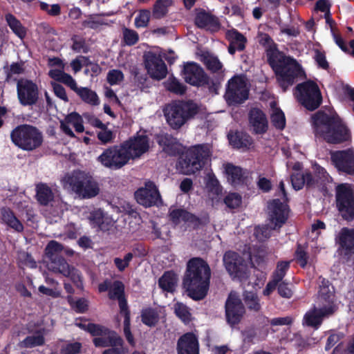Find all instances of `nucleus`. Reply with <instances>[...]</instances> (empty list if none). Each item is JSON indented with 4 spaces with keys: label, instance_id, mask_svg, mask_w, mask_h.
<instances>
[{
    "label": "nucleus",
    "instance_id": "obj_1",
    "mask_svg": "<svg viewBox=\"0 0 354 354\" xmlns=\"http://www.w3.org/2000/svg\"><path fill=\"white\" fill-rule=\"evenodd\" d=\"M312 120L315 136L327 142L336 144L348 140V131L336 113L330 110L318 111Z\"/></svg>",
    "mask_w": 354,
    "mask_h": 354
},
{
    "label": "nucleus",
    "instance_id": "obj_2",
    "mask_svg": "<svg viewBox=\"0 0 354 354\" xmlns=\"http://www.w3.org/2000/svg\"><path fill=\"white\" fill-rule=\"evenodd\" d=\"M210 276V268L205 261L200 258L191 259L183 280L188 296L194 300L203 299L209 290Z\"/></svg>",
    "mask_w": 354,
    "mask_h": 354
},
{
    "label": "nucleus",
    "instance_id": "obj_3",
    "mask_svg": "<svg viewBox=\"0 0 354 354\" xmlns=\"http://www.w3.org/2000/svg\"><path fill=\"white\" fill-rule=\"evenodd\" d=\"M269 62L274 71L280 86L285 91L294 82L295 78L301 77L304 72L295 59L286 57L278 50L268 52Z\"/></svg>",
    "mask_w": 354,
    "mask_h": 354
},
{
    "label": "nucleus",
    "instance_id": "obj_4",
    "mask_svg": "<svg viewBox=\"0 0 354 354\" xmlns=\"http://www.w3.org/2000/svg\"><path fill=\"white\" fill-rule=\"evenodd\" d=\"M279 189L281 193L283 201L279 199H274L269 203L268 214L270 223L268 225L257 227L255 229L256 237L261 241L270 237L271 231L281 226L286 222L288 217V206L285 203L286 201V194L284 188L283 182H280Z\"/></svg>",
    "mask_w": 354,
    "mask_h": 354
},
{
    "label": "nucleus",
    "instance_id": "obj_5",
    "mask_svg": "<svg viewBox=\"0 0 354 354\" xmlns=\"http://www.w3.org/2000/svg\"><path fill=\"white\" fill-rule=\"evenodd\" d=\"M212 155L209 145H197L189 147L183 154L177 164L176 169L179 173L190 175L199 171Z\"/></svg>",
    "mask_w": 354,
    "mask_h": 354
},
{
    "label": "nucleus",
    "instance_id": "obj_6",
    "mask_svg": "<svg viewBox=\"0 0 354 354\" xmlns=\"http://www.w3.org/2000/svg\"><path fill=\"white\" fill-rule=\"evenodd\" d=\"M199 111L198 104L192 101L174 102L163 109L167 122L174 129L180 128Z\"/></svg>",
    "mask_w": 354,
    "mask_h": 354
},
{
    "label": "nucleus",
    "instance_id": "obj_7",
    "mask_svg": "<svg viewBox=\"0 0 354 354\" xmlns=\"http://www.w3.org/2000/svg\"><path fill=\"white\" fill-rule=\"evenodd\" d=\"M66 188L71 189L82 198H91L99 194L100 189L91 176L84 171H74L62 179Z\"/></svg>",
    "mask_w": 354,
    "mask_h": 354
},
{
    "label": "nucleus",
    "instance_id": "obj_8",
    "mask_svg": "<svg viewBox=\"0 0 354 354\" xmlns=\"http://www.w3.org/2000/svg\"><path fill=\"white\" fill-rule=\"evenodd\" d=\"M11 139L15 145L26 151L38 148L43 142L41 133L36 127L28 124L15 128L11 133Z\"/></svg>",
    "mask_w": 354,
    "mask_h": 354
},
{
    "label": "nucleus",
    "instance_id": "obj_9",
    "mask_svg": "<svg viewBox=\"0 0 354 354\" xmlns=\"http://www.w3.org/2000/svg\"><path fill=\"white\" fill-rule=\"evenodd\" d=\"M336 207L342 216L347 220L354 219V187L342 183L335 187Z\"/></svg>",
    "mask_w": 354,
    "mask_h": 354
},
{
    "label": "nucleus",
    "instance_id": "obj_10",
    "mask_svg": "<svg viewBox=\"0 0 354 354\" xmlns=\"http://www.w3.org/2000/svg\"><path fill=\"white\" fill-rule=\"evenodd\" d=\"M97 160L103 167L114 170L122 168L130 160L129 153L123 144L106 149Z\"/></svg>",
    "mask_w": 354,
    "mask_h": 354
},
{
    "label": "nucleus",
    "instance_id": "obj_11",
    "mask_svg": "<svg viewBox=\"0 0 354 354\" xmlns=\"http://www.w3.org/2000/svg\"><path fill=\"white\" fill-rule=\"evenodd\" d=\"M297 97L299 102L307 109L313 111L322 103V97L316 83L307 81L297 86Z\"/></svg>",
    "mask_w": 354,
    "mask_h": 354
},
{
    "label": "nucleus",
    "instance_id": "obj_12",
    "mask_svg": "<svg viewBox=\"0 0 354 354\" xmlns=\"http://www.w3.org/2000/svg\"><path fill=\"white\" fill-rule=\"evenodd\" d=\"M79 326L86 329L93 336V343L97 347L118 346L122 344V339L114 331L110 330L102 326L89 324L87 326L79 324Z\"/></svg>",
    "mask_w": 354,
    "mask_h": 354
},
{
    "label": "nucleus",
    "instance_id": "obj_13",
    "mask_svg": "<svg viewBox=\"0 0 354 354\" xmlns=\"http://www.w3.org/2000/svg\"><path fill=\"white\" fill-rule=\"evenodd\" d=\"M124 285L120 281H115L111 287L109 296L111 299H117L119 301L120 315L124 317V333L129 342L133 346L135 344L133 337L130 331V317L127 310V305L123 297Z\"/></svg>",
    "mask_w": 354,
    "mask_h": 354
},
{
    "label": "nucleus",
    "instance_id": "obj_14",
    "mask_svg": "<svg viewBox=\"0 0 354 354\" xmlns=\"http://www.w3.org/2000/svg\"><path fill=\"white\" fill-rule=\"evenodd\" d=\"M248 97V87L244 77L234 76L228 81L225 98L229 104H241Z\"/></svg>",
    "mask_w": 354,
    "mask_h": 354
},
{
    "label": "nucleus",
    "instance_id": "obj_15",
    "mask_svg": "<svg viewBox=\"0 0 354 354\" xmlns=\"http://www.w3.org/2000/svg\"><path fill=\"white\" fill-rule=\"evenodd\" d=\"M64 250V246L56 241H50L45 248V254L50 261L49 270L56 273L66 274L68 273V263L60 255Z\"/></svg>",
    "mask_w": 354,
    "mask_h": 354
},
{
    "label": "nucleus",
    "instance_id": "obj_16",
    "mask_svg": "<svg viewBox=\"0 0 354 354\" xmlns=\"http://www.w3.org/2000/svg\"><path fill=\"white\" fill-rule=\"evenodd\" d=\"M226 270L233 279H241L248 272V263L243 257L232 251L226 252L223 256Z\"/></svg>",
    "mask_w": 354,
    "mask_h": 354
},
{
    "label": "nucleus",
    "instance_id": "obj_17",
    "mask_svg": "<svg viewBox=\"0 0 354 354\" xmlns=\"http://www.w3.org/2000/svg\"><path fill=\"white\" fill-rule=\"evenodd\" d=\"M17 97L24 106L35 104L39 99V88L36 83L27 79H21L17 84Z\"/></svg>",
    "mask_w": 354,
    "mask_h": 354
},
{
    "label": "nucleus",
    "instance_id": "obj_18",
    "mask_svg": "<svg viewBox=\"0 0 354 354\" xmlns=\"http://www.w3.org/2000/svg\"><path fill=\"white\" fill-rule=\"evenodd\" d=\"M330 160L338 171L354 175V151L353 149L333 151L330 153Z\"/></svg>",
    "mask_w": 354,
    "mask_h": 354
},
{
    "label": "nucleus",
    "instance_id": "obj_19",
    "mask_svg": "<svg viewBox=\"0 0 354 354\" xmlns=\"http://www.w3.org/2000/svg\"><path fill=\"white\" fill-rule=\"evenodd\" d=\"M135 198L139 204L146 207L158 205L161 201L156 186L151 181L145 182V186L135 192Z\"/></svg>",
    "mask_w": 354,
    "mask_h": 354
},
{
    "label": "nucleus",
    "instance_id": "obj_20",
    "mask_svg": "<svg viewBox=\"0 0 354 354\" xmlns=\"http://www.w3.org/2000/svg\"><path fill=\"white\" fill-rule=\"evenodd\" d=\"M245 313L244 306L235 293H230L225 302V316L227 323L234 326L240 322Z\"/></svg>",
    "mask_w": 354,
    "mask_h": 354
},
{
    "label": "nucleus",
    "instance_id": "obj_21",
    "mask_svg": "<svg viewBox=\"0 0 354 354\" xmlns=\"http://www.w3.org/2000/svg\"><path fill=\"white\" fill-rule=\"evenodd\" d=\"M145 67L149 75L156 80L165 77L167 70V66L159 55L149 53L145 55Z\"/></svg>",
    "mask_w": 354,
    "mask_h": 354
},
{
    "label": "nucleus",
    "instance_id": "obj_22",
    "mask_svg": "<svg viewBox=\"0 0 354 354\" xmlns=\"http://www.w3.org/2000/svg\"><path fill=\"white\" fill-rule=\"evenodd\" d=\"M335 312V306L313 308L308 310L304 316L303 324L318 328L324 318Z\"/></svg>",
    "mask_w": 354,
    "mask_h": 354
},
{
    "label": "nucleus",
    "instance_id": "obj_23",
    "mask_svg": "<svg viewBox=\"0 0 354 354\" xmlns=\"http://www.w3.org/2000/svg\"><path fill=\"white\" fill-rule=\"evenodd\" d=\"M129 153V159H135L140 157L149 149V142L147 136L140 135L135 136L122 143Z\"/></svg>",
    "mask_w": 354,
    "mask_h": 354
},
{
    "label": "nucleus",
    "instance_id": "obj_24",
    "mask_svg": "<svg viewBox=\"0 0 354 354\" xmlns=\"http://www.w3.org/2000/svg\"><path fill=\"white\" fill-rule=\"evenodd\" d=\"M198 342L196 335L187 333L181 336L177 344L178 354H198Z\"/></svg>",
    "mask_w": 354,
    "mask_h": 354
},
{
    "label": "nucleus",
    "instance_id": "obj_25",
    "mask_svg": "<svg viewBox=\"0 0 354 354\" xmlns=\"http://www.w3.org/2000/svg\"><path fill=\"white\" fill-rule=\"evenodd\" d=\"M183 76L186 82L199 86L204 81V71L195 63H187L184 66Z\"/></svg>",
    "mask_w": 354,
    "mask_h": 354
},
{
    "label": "nucleus",
    "instance_id": "obj_26",
    "mask_svg": "<svg viewBox=\"0 0 354 354\" xmlns=\"http://www.w3.org/2000/svg\"><path fill=\"white\" fill-rule=\"evenodd\" d=\"M71 126H73L77 132L82 133L84 131L82 118L76 112L68 115L65 120L61 122L62 131L68 136L73 138L75 135L71 129Z\"/></svg>",
    "mask_w": 354,
    "mask_h": 354
},
{
    "label": "nucleus",
    "instance_id": "obj_27",
    "mask_svg": "<svg viewBox=\"0 0 354 354\" xmlns=\"http://www.w3.org/2000/svg\"><path fill=\"white\" fill-rule=\"evenodd\" d=\"M250 124L257 133H263L268 129V120L259 109H252L250 112Z\"/></svg>",
    "mask_w": 354,
    "mask_h": 354
},
{
    "label": "nucleus",
    "instance_id": "obj_28",
    "mask_svg": "<svg viewBox=\"0 0 354 354\" xmlns=\"http://www.w3.org/2000/svg\"><path fill=\"white\" fill-rule=\"evenodd\" d=\"M223 167L227 180L230 184L236 185L243 183L245 172L241 167L231 163L224 164Z\"/></svg>",
    "mask_w": 354,
    "mask_h": 354
},
{
    "label": "nucleus",
    "instance_id": "obj_29",
    "mask_svg": "<svg viewBox=\"0 0 354 354\" xmlns=\"http://www.w3.org/2000/svg\"><path fill=\"white\" fill-rule=\"evenodd\" d=\"M227 37L230 41L228 52L234 55L236 50H243L246 43L245 37L238 31L232 30L227 32Z\"/></svg>",
    "mask_w": 354,
    "mask_h": 354
},
{
    "label": "nucleus",
    "instance_id": "obj_30",
    "mask_svg": "<svg viewBox=\"0 0 354 354\" xmlns=\"http://www.w3.org/2000/svg\"><path fill=\"white\" fill-rule=\"evenodd\" d=\"M73 90L85 103L91 106H97L100 104V100L96 93L86 87H77L76 82L75 86L71 88Z\"/></svg>",
    "mask_w": 354,
    "mask_h": 354
},
{
    "label": "nucleus",
    "instance_id": "obj_31",
    "mask_svg": "<svg viewBox=\"0 0 354 354\" xmlns=\"http://www.w3.org/2000/svg\"><path fill=\"white\" fill-rule=\"evenodd\" d=\"M339 243L346 254L354 253V230L342 229L339 235Z\"/></svg>",
    "mask_w": 354,
    "mask_h": 354
},
{
    "label": "nucleus",
    "instance_id": "obj_32",
    "mask_svg": "<svg viewBox=\"0 0 354 354\" xmlns=\"http://www.w3.org/2000/svg\"><path fill=\"white\" fill-rule=\"evenodd\" d=\"M228 140L230 145L237 149H247L252 145L250 136L243 133H230Z\"/></svg>",
    "mask_w": 354,
    "mask_h": 354
},
{
    "label": "nucleus",
    "instance_id": "obj_33",
    "mask_svg": "<svg viewBox=\"0 0 354 354\" xmlns=\"http://www.w3.org/2000/svg\"><path fill=\"white\" fill-rule=\"evenodd\" d=\"M328 281L323 279L319 286L318 299L324 306L328 307L333 305V294Z\"/></svg>",
    "mask_w": 354,
    "mask_h": 354
},
{
    "label": "nucleus",
    "instance_id": "obj_34",
    "mask_svg": "<svg viewBox=\"0 0 354 354\" xmlns=\"http://www.w3.org/2000/svg\"><path fill=\"white\" fill-rule=\"evenodd\" d=\"M36 191L37 201L41 205H48L55 198V193L46 184L41 183L37 185Z\"/></svg>",
    "mask_w": 354,
    "mask_h": 354
},
{
    "label": "nucleus",
    "instance_id": "obj_35",
    "mask_svg": "<svg viewBox=\"0 0 354 354\" xmlns=\"http://www.w3.org/2000/svg\"><path fill=\"white\" fill-rule=\"evenodd\" d=\"M1 219L3 223L17 232H21L24 230L22 223L9 208L1 209Z\"/></svg>",
    "mask_w": 354,
    "mask_h": 354
},
{
    "label": "nucleus",
    "instance_id": "obj_36",
    "mask_svg": "<svg viewBox=\"0 0 354 354\" xmlns=\"http://www.w3.org/2000/svg\"><path fill=\"white\" fill-rule=\"evenodd\" d=\"M178 282L177 275L171 272H165L159 279V286L167 292H173Z\"/></svg>",
    "mask_w": 354,
    "mask_h": 354
},
{
    "label": "nucleus",
    "instance_id": "obj_37",
    "mask_svg": "<svg viewBox=\"0 0 354 354\" xmlns=\"http://www.w3.org/2000/svg\"><path fill=\"white\" fill-rule=\"evenodd\" d=\"M270 105L271 108L270 118L272 123L276 128L283 129L286 125L284 113L277 106L275 102H270Z\"/></svg>",
    "mask_w": 354,
    "mask_h": 354
},
{
    "label": "nucleus",
    "instance_id": "obj_38",
    "mask_svg": "<svg viewBox=\"0 0 354 354\" xmlns=\"http://www.w3.org/2000/svg\"><path fill=\"white\" fill-rule=\"evenodd\" d=\"M291 182L293 188L296 190L301 189L305 183L307 186H313L315 184V180L309 173H306L305 174H301L299 173L292 174L291 176Z\"/></svg>",
    "mask_w": 354,
    "mask_h": 354
},
{
    "label": "nucleus",
    "instance_id": "obj_39",
    "mask_svg": "<svg viewBox=\"0 0 354 354\" xmlns=\"http://www.w3.org/2000/svg\"><path fill=\"white\" fill-rule=\"evenodd\" d=\"M64 68H58L51 69L48 72L49 76L59 82H61L70 88L75 86V80L68 74L64 72Z\"/></svg>",
    "mask_w": 354,
    "mask_h": 354
},
{
    "label": "nucleus",
    "instance_id": "obj_40",
    "mask_svg": "<svg viewBox=\"0 0 354 354\" xmlns=\"http://www.w3.org/2000/svg\"><path fill=\"white\" fill-rule=\"evenodd\" d=\"M6 20L10 28L17 37L20 39L25 37L26 35V30L14 15L7 14L6 15Z\"/></svg>",
    "mask_w": 354,
    "mask_h": 354
},
{
    "label": "nucleus",
    "instance_id": "obj_41",
    "mask_svg": "<svg viewBox=\"0 0 354 354\" xmlns=\"http://www.w3.org/2000/svg\"><path fill=\"white\" fill-rule=\"evenodd\" d=\"M169 216L172 222L176 225L180 224L182 222L192 223L196 221V217L193 214L183 209H174L171 211Z\"/></svg>",
    "mask_w": 354,
    "mask_h": 354
},
{
    "label": "nucleus",
    "instance_id": "obj_42",
    "mask_svg": "<svg viewBox=\"0 0 354 354\" xmlns=\"http://www.w3.org/2000/svg\"><path fill=\"white\" fill-rule=\"evenodd\" d=\"M171 5V0H157L153 7V17L156 19L164 17L167 14L168 8Z\"/></svg>",
    "mask_w": 354,
    "mask_h": 354
},
{
    "label": "nucleus",
    "instance_id": "obj_43",
    "mask_svg": "<svg viewBox=\"0 0 354 354\" xmlns=\"http://www.w3.org/2000/svg\"><path fill=\"white\" fill-rule=\"evenodd\" d=\"M158 142L167 153H173L177 150V143L175 139L167 134L158 136Z\"/></svg>",
    "mask_w": 354,
    "mask_h": 354
},
{
    "label": "nucleus",
    "instance_id": "obj_44",
    "mask_svg": "<svg viewBox=\"0 0 354 354\" xmlns=\"http://www.w3.org/2000/svg\"><path fill=\"white\" fill-rule=\"evenodd\" d=\"M174 312L183 322L188 323L192 319L189 309L183 303L177 302L174 306Z\"/></svg>",
    "mask_w": 354,
    "mask_h": 354
},
{
    "label": "nucleus",
    "instance_id": "obj_45",
    "mask_svg": "<svg viewBox=\"0 0 354 354\" xmlns=\"http://www.w3.org/2000/svg\"><path fill=\"white\" fill-rule=\"evenodd\" d=\"M244 300L250 310L258 311L261 308V304L257 295L253 292H245Z\"/></svg>",
    "mask_w": 354,
    "mask_h": 354
},
{
    "label": "nucleus",
    "instance_id": "obj_46",
    "mask_svg": "<svg viewBox=\"0 0 354 354\" xmlns=\"http://www.w3.org/2000/svg\"><path fill=\"white\" fill-rule=\"evenodd\" d=\"M151 12L148 10H140L135 18L134 24L137 28L147 27L149 23Z\"/></svg>",
    "mask_w": 354,
    "mask_h": 354
},
{
    "label": "nucleus",
    "instance_id": "obj_47",
    "mask_svg": "<svg viewBox=\"0 0 354 354\" xmlns=\"http://www.w3.org/2000/svg\"><path fill=\"white\" fill-rule=\"evenodd\" d=\"M139 39L138 32L133 30L124 28L122 29V41L127 46L135 45Z\"/></svg>",
    "mask_w": 354,
    "mask_h": 354
},
{
    "label": "nucleus",
    "instance_id": "obj_48",
    "mask_svg": "<svg viewBox=\"0 0 354 354\" xmlns=\"http://www.w3.org/2000/svg\"><path fill=\"white\" fill-rule=\"evenodd\" d=\"M44 343L43 334L39 332L32 335L28 336L22 342L21 344L25 347H35L42 345Z\"/></svg>",
    "mask_w": 354,
    "mask_h": 354
},
{
    "label": "nucleus",
    "instance_id": "obj_49",
    "mask_svg": "<svg viewBox=\"0 0 354 354\" xmlns=\"http://www.w3.org/2000/svg\"><path fill=\"white\" fill-rule=\"evenodd\" d=\"M142 321L149 326H153L158 322V313L151 309L145 310L142 314Z\"/></svg>",
    "mask_w": 354,
    "mask_h": 354
},
{
    "label": "nucleus",
    "instance_id": "obj_50",
    "mask_svg": "<svg viewBox=\"0 0 354 354\" xmlns=\"http://www.w3.org/2000/svg\"><path fill=\"white\" fill-rule=\"evenodd\" d=\"M196 24L200 28H205L215 23L213 17L205 12H200L195 19Z\"/></svg>",
    "mask_w": 354,
    "mask_h": 354
},
{
    "label": "nucleus",
    "instance_id": "obj_51",
    "mask_svg": "<svg viewBox=\"0 0 354 354\" xmlns=\"http://www.w3.org/2000/svg\"><path fill=\"white\" fill-rule=\"evenodd\" d=\"M18 262L21 267L35 268L37 266L35 261L26 252H20L18 254Z\"/></svg>",
    "mask_w": 354,
    "mask_h": 354
},
{
    "label": "nucleus",
    "instance_id": "obj_52",
    "mask_svg": "<svg viewBox=\"0 0 354 354\" xmlns=\"http://www.w3.org/2000/svg\"><path fill=\"white\" fill-rule=\"evenodd\" d=\"M67 300L72 308L77 313H84L88 309V301L84 299L75 301L72 296H68Z\"/></svg>",
    "mask_w": 354,
    "mask_h": 354
},
{
    "label": "nucleus",
    "instance_id": "obj_53",
    "mask_svg": "<svg viewBox=\"0 0 354 354\" xmlns=\"http://www.w3.org/2000/svg\"><path fill=\"white\" fill-rule=\"evenodd\" d=\"M204 63L207 68L212 72H217L222 68V64L219 59L213 55H207L204 57Z\"/></svg>",
    "mask_w": 354,
    "mask_h": 354
},
{
    "label": "nucleus",
    "instance_id": "obj_54",
    "mask_svg": "<svg viewBox=\"0 0 354 354\" xmlns=\"http://www.w3.org/2000/svg\"><path fill=\"white\" fill-rule=\"evenodd\" d=\"M289 268V262H281L277 265L276 271L274 273L272 281L276 283H280L284 277L286 271Z\"/></svg>",
    "mask_w": 354,
    "mask_h": 354
},
{
    "label": "nucleus",
    "instance_id": "obj_55",
    "mask_svg": "<svg viewBox=\"0 0 354 354\" xmlns=\"http://www.w3.org/2000/svg\"><path fill=\"white\" fill-rule=\"evenodd\" d=\"M106 79L111 85L120 84L124 80V74L118 69L110 70L107 73Z\"/></svg>",
    "mask_w": 354,
    "mask_h": 354
},
{
    "label": "nucleus",
    "instance_id": "obj_56",
    "mask_svg": "<svg viewBox=\"0 0 354 354\" xmlns=\"http://www.w3.org/2000/svg\"><path fill=\"white\" fill-rule=\"evenodd\" d=\"M225 205L232 209L240 207L242 203L241 196L236 193H230L224 199Z\"/></svg>",
    "mask_w": 354,
    "mask_h": 354
},
{
    "label": "nucleus",
    "instance_id": "obj_57",
    "mask_svg": "<svg viewBox=\"0 0 354 354\" xmlns=\"http://www.w3.org/2000/svg\"><path fill=\"white\" fill-rule=\"evenodd\" d=\"M133 254L129 252L125 254L123 259L119 257L115 258L113 259V262L118 270L120 272H122L129 266V263L133 259Z\"/></svg>",
    "mask_w": 354,
    "mask_h": 354
},
{
    "label": "nucleus",
    "instance_id": "obj_58",
    "mask_svg": "<svg viewBox=\"0 0 354 354\" xmlns=\"http://www.w3.org/2000/svg\"><path fill=\"white\" fill-rule=\"evenodd\" d=\"M67 270L68 273L63 275L67 277H70L77 288H82V276L79 271L77 270L74 267L70 266L68 264Z\"/></svg>",
    "mask_w": 354,
    "mask_h": 354
},
{
    "label": "nucleus",
    "instance_id": "obj_59",
    "mask_svg": "<svg viewBox=\"0 0 354 354\" xmlns=\"http://www.w3.org/2000/svg\"><path fill=\"white\" fill-rule=\"evenodd\" d=\"M165 85L168 90L176 93L182 94L185 92V88L183 85L181 84L175 78H169L167 81L165 82Z\"/></svg>",
    "mask_w": 354,
    "mask_h": 354
},
{
    "label": "nucleus",
    "instance_id": "obj_60",
    "mask_svg": "<svg viewBox=\"0 0 354 354\" xmlns=\"http://www.w3.org/2000/svg\"><path fill=\"white\" fill-rule=\"evenodd\" d=\"M103 24L102 20L97 16H91L82 22L84 27L96 29Z\"/></svg>",
    "mask_w": 354,
    "mask_h": 354
},
{
    "label": "nucleus",
    "instance_id": "obj_61",
    "mask_svg": "<svg viewBox=\"0 0 354 354\" xmlns=\"http://www.w3.org/2000/svg\"><path fill=\"white\" fill-rule=\"evenodd\" d=\"M97 138L104 144L111 142L113 139V132L104 127L97 132Z\"/></svg>",
    "mask_w": 354,
    "mask_h": 354
},
{
    "label": "nucleus",
    "instance_id": "obj_62",
    "mask_svg": "<svg viewBox=\"0 0 354 354\" xmlns=\"http://www.w3.org/2000/svg\"><path fill=\"white\" fill-rule=\"evenodd\" d=\"M295 257L297 261V262L299 263V265L304 268L308 263V257L306 255V252L304 251L302 247L300 245L298 246L296 252H295Z\"/></svg>",
    "mask_w": 354,
    "mask_h": 354
},
{
    "label": "nucleus",
    "instance_id": "obj_63",
    "mask_svg": "<svg viewBox=\"0 0 354 354\" xmlns=\"http://www.w3.org/2000/svg\"><path fill=\"white\" fill-rule=\"evenodd\" d=\"M314 58L319 67L324 70L328 68V62L326 60V55L323 53L316 50Z\"/></svg>",
    "mask_w": 354,
    "mask_h": 354
},
{
    "label": "nucleus",
    "instance_id": "obj_64",
    "mask_svg": "<svg viewBox=\"0 0 354 354\" xmlns=\"http://www.w3.org/2000/svg\"><path fill=\"white\" fill-rule=\"evenodd\" d=\"M81 348V345L80 343H71L66 344L62 348V354H77Z\"/></svg>",
    "mask_w": 354,
    "mask_h": 354
}]
</instances>
